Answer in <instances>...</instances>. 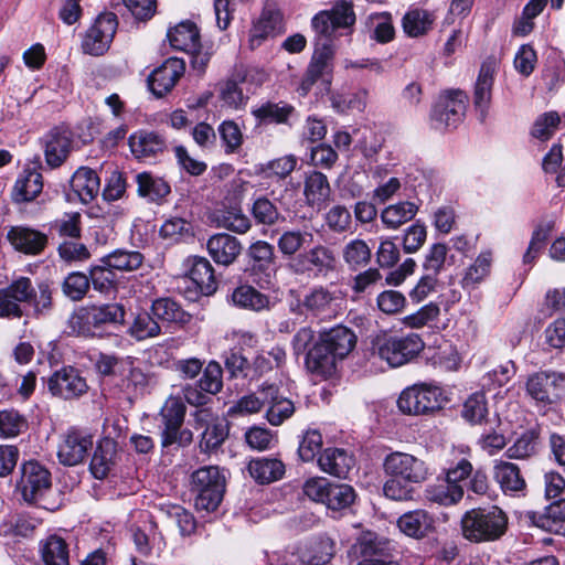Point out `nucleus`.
Masks as SVG:
<instances>
[{
	"label": "nucleus",
	"instance_id": "obj_19",
	"mask_svg": "<svg viewBox=\"0 0 565 565\" xmlns=\"http://www.w3.org/2000/svg\"><path fill=\"white\" fill-rule=\"evenodd\" d=\"M284 32L282 13L275 6H266L249 31V46L256 49L269 38Z\"/></svg>",
	"mask_w": 565,
	"mask_h": 565
},
{
	"label": "nucleus",
	"instance_id": "obj_26",
	"mask_svg": "<svg viewBox=\"0 0 565 565\" xmlns=\"http://www.w3.org/2000/svg\"><path fill=\"white\" fill-rule=\"evenodd\" d=\"M129 147L132 154L139 160L156 159L167 148L164 139L152 131H138L129 137Z\"/></svg>",
	"mask_w": 565,
	"mask_h": 565
},
{
	"label": "nucleus",
	"instance_id": "obj_43",
	"mask_svg": "<svg viewBox=\"0 0 565 565\" xmlns=\"http://www.w3.org/2000/svg\"><path fill=\"white\" fill-rule=\"evenodd\" d=\"M136 182L138 194L151 202H158L170 193V186L166 181L153 178L148 172L138 173Z\"/></svg>",
	"mask_w": 565,
	"mask_h": 565
},
{
	"label": "nucleus",
	"instance_id": "obj_13",
	"mask_svg": "<svg viewBox=\"0 0 565 565\" xmlns=\"http://www.w3.org/2000/svg\"><path fill=\"white\" fill-rule=\"evenodd\" d=\"M117 25L116 14L108 12L98 15L84 36L82 43L84 52L94 56L107 52L116 34Z\"/></svg>",
	"mask_w": 565,
	"mask_h": 565
},
{
	"label": "nucleus",
	"instance_id": "obj_18",
	"mask_svg": "<svg viewBox=\"0 0 565 565\" xmlns=\"http://www.w3.org/2000/svg\"><path fill=\"white\" fill-rule=\"evenodd\" d=\"M185 415V407L180 398L169 397L161 408L160 416L164 425L162 431V446L168 447L179 441L180 438L186 435V440L191 439L190 431L180 433Z\"/></svg>",
	"mask_w": 565,
	"mask_h": 565
},
{
	"label": "nucleus",
	"instance_id": "obj_29",
	"mask_svg": "<svg viewBox=\"0 0 565 565\" xmlns=\"http://www.w3.org/2000/svg\"><path fill=\"white\" fill-rule=\"evenodd\" d=\"M493 478L505 494H516L526 488L519 467L512 462L497 460L493 466Z\"/></svg>",
	"mask_w": 565,
	"mask_h": 565
},
{
	"label": "nucleus",
	"instance_id": "obj_61",
	"mask_svg": "<svg viewBox=\"0 0 565 565\" xmlns=\"http://www.w3.org/2000/svg\"><path fill=\"white\" fill-rule=\"evenodd\" d=\"M327 226L334 233L347 232L351 227L350 211L343 205H333L324 215Z\"/></svg>",
	"mask_w": 565,
	"mask_h": 565
},
{
	"label": "nucleus",
	"instance_id": "obj_35",
	"mask_svg": "<svg viewBox=\"0 0 565 565\" xmlns=\"http://www.w3.org/2000/svg\"><path fill=\"white\" fill-rule=\"evenodd\" d=\"M247 470L255 481L270 483L284 476L285 466L276 458L263 457L250 460Z\"/></svg>",
	"mask_w": 565,
	"mask_h": 565
},
{
	"label": "nucleus",
	"instance_id": "obj_5",
	"mask_svg": "<svg viewBox=\"0 0 565 565\" xmlns=\"http://www.w3.org/2000/svg\"><path fill=\"white\" fill-rule=\"evenodd\" d=\"M226 487L224 472L217 466H205L191 475V491L198 511L213 512L223 500Z\"/></svg>",
	"mask_w": 565,
	"mask_h": 565
},
{
	"label": "nucleus",
	"instance_id": "obj_11",
	"mask_svg": "<svg viewBox=\"0 0 565 565\" xmlns=\"http://www.w3.org/2000/svg\"><path fill=\"white\" fill-rule=\"evenodd\" d=\"M4 288L20 306L28 303L36 313L46 312L52 307V290L47 282H40L35 289L30 278L19 277Z\"/></svg>",
	"mask_w": 565,
	"mask_h": 565
},
{
	"label": "nucleus",
	"instance_id": "obj_2",
	"mask_svg": "<svg viewBox=\"0 0 565 565\" xmlns=\"http://www.w3.org/2000/svg\"><path fill=\"white\" fill-rule=\"evenodd\" d=\"M385 473L390 477L384 483L386 498L395 501H413L419 484L428 478V468L422 459L406 452L395 451L387 455L383 462Z\"/></svg>",
	"mask_w": 565,
	"mask_h": 565
},
{
	"label": "nucleus",
	"instance_id": "obj_37",
	"mask_svg": "<svg viewBox=\"0 0 565 565\" xmlns=\"http://www.w3.org/2000/svg\"><path fill=\"white\" fill-rule=\"evenodd\" d=\"M189 276L204 295H211L217 288L214 269L211 263L204 257L193 258Z\"/></svg>",
	"mask_w": 565,
	"mask_h": 565
},
{
	"label": "nucleus",
	"instance_id": "obj_57",
	"mask_svg": "<svg viewBox=\"0 0 565 565\" xmlns=\"http://www.w3.org/2000/svg\"><path fill=\"white\" fill-rule=\"evenodd\" d=\"M26 428L25 418L14 409L0 411V437L11 438Z\"/></svg>",
	"mask_w": 565,
	"mask_h": 565
},
{
	"label": "nucleus",
	"instance_id": "obj_16",
	"mask_svg": "<svg viewBox=\"0 0 565 565\" xmlns=\"http://www.w3.org/2000/svg\"><path fill=\"white\" fill-rule=\"evenodd\" d=\"M93 435L78 429H70L57 446L58 461L68 467L82 463L93 447Z\"/></svg>",
	"mask_w": 565,
	"mask_h": 565
},
{
	"label": "nucleus",
	"instance_id": "obj_25",
	"mask_svg": "<svg viewBox=\"0 0 565 565\" xmlns=\"http://www.w3.org/2000/svg\"><path fill=\"white\" fill-rule=\"evenodd\" d=\"M206 248L216 264L228 266L239 256L242 244L235 236L218 233L209 238Z\"/></svg>",
	"mask_w": 565,
	"mask_h": 565
},
{
	"label": "nucleus",
	"instance_id": "obj_44",
	"mask_svg": "<svg viewBox=\"0 0 565 565\" xmlns=\"http://www.w3.org/2000/svg\"><path fill=\"white\" fill-rule=\"evenodd\" d=\"M372 257L370 246L365 241L354 238L348 242L342 248V258L350 269L365 267Z\"/></svg>",
	"mask_w": 565,
	"mask_h": 565
},
{
	"label": "nucleus",
	"instance_id": "obj_22",
	"mask_svg": "<svg viewBox=\"0 0 565 565\" xmlns=\"http://www.w3.org/2000/svg\"><path fill=\"white\" fill-rule=\"evenodd\" d=\"M525 518L544 531L565 535V499L552 502L542 513L529 511Z\"/></svg>",
	"mask_w": 565,
	"mask_h": 565
},
{
	"label": "nucleus",
	"instance_id": "obj_50",
	"mask_svg": "<svg viewBox=\"0 0 565 565\" xmlns=\"http://www.w3.org/2000/svg\"><path fill=\"white\" fill-rule=\"evenodd\" d=\"M127 332L137 341H143L158 337L161 333V328L148 312H141L134 318Z\"/></svg>",
	"mask_w": 565,
	"mask_h": 565
},
{
	"label": "nucleus",
	"instance_id": "obj_30",
	"mask_svg": "<svg viewBox=\"0 0 565 565\" xmlns=\"http://www.w3.org/2000/svg\"><path fill=\"white\" fill-rule=\"evenodd\" d=\"M8 239L15 249L33 255L40 253L47 243V237L43 233L23 226L12 227L8 232Z\"/></svg>",
	"mask_w": 565,
	"mask_h": 565
},
{
	"label": "nucleus",
	"instance_id": "obj_34",
	"mask_svg": "<svg viewBox=\"0 0 565 565\" xmlns=\"http://www.w3.org/2000/svg\"><path fill=\"white\" fill-rule=\"evenodd\" d=\"M43 189V177L35 170H25L21 174L12 191V199L17 203L33 201Z\"/></svg>",
	"mask_w": 565,
	"mask_h": 565
},
{
	"label": "nucleus",
	"instance_id": "obj_60",
	"mask_svg": "<svg viewBox=\"0 0 565 565\" xmlns=\"http://www.w3.org/2000/svg\"><path fill=\"white\" fill-rule=\"evenodd\" d=\"M220 98L225 106L233 109L244 107L248 99L238 83L232 79L222 84L220 88Z\"/></svg>",
	"mask_w": 565,
	"mask_h": 565
},
{
	"label": "nucleus",
	"instance_id": "obj_53",
	"mask_svg": "<svg viewBox=\"0 0 565 565\" xmlns=\"http://www.w3.org/2000/svg\"><path fill=\"white\" fill-rule=\"evenodd\" d=\"M294 107L286 103H266L253 110L254 116L266 122L285 124L292 114Z\"/></svg>",
	"mask_w": 565,
	"mask_h": 565
},
{
	"label": "nucleus",
	"instance_id": "obj_46",
	"mask_svg": "<svg viewBox=\"0 0 565 565\" xmlns=\"http://www.w3.org/2000/svg\"><path fill=\"white\" fill-rule=\"evenodd\" d=\"M232 301L235 306L254 311L268 308V298L252 286H239L232 294Z\"/></svg>",
	"mask_w": 565,
	"mask_h": 565
},
{
	"label": "nucleus",
	"instance_id": "obj_7",
	"mask_svg": "<svg viewBox=\"0 0 565 565\" xmlns=\"http://www.w3.org/2000/svg\"><path fill=\"white\" fill-rule=\"evenodd\" d=\"M443 392L438 386L430 384H415L405 388L397 401L398 408L404 414H427L441 408Z\"/></svg>",
	"mask_w": 565,
	"mask_h": 565
},
{
	"label": "nucleus",
	"instance_id": "obj_55",
	"mask_svg": "<svg viewBox=\"0 0 565 565\" xmlns=\"http://www.w3.org/2000/svg\"><path fill=\"white\" fill-rule=\"evenodd\" d=\"M323 504L331 510H342L350 507L354 499L353 488L345 483H332Z\"/></svg>",
	"mask_w": 565,
	"mask_h": 565
},
{
	"label": "nucleus",
	"instance_id": "obj_41",
	"mask_svg": "<svg viewBox=\"0 0 565 565\" xmlns=\"http://www.w3.org/2000/svg\"><path fill=\"white\" fill-rule=\"evenodd\" d=\"M462 486H452L447 481L428 486L425 490V498L439 505H455L463 498Z\"/></svg>",
	"mask_w": 565,
	"mask_h": 565
},
{
	"label": "nucleus",
	"instance_id": "obj_59",
	"mask_svg": "<svg viewBox=\"0 0 565 565\" xmlns=\"http://www.w3.org/2000/svg\"><path fill=\"white\" fill-rule=\"evenodd\" d=\"M89 289V278L83 273H71L62 284L63 294L73 301L84 298Z\"/></svg>",
	"mask_w": 565,
	"mask_h": 565
},
{
	"label": "nucleus",
	"instance_id": "obj_14",
	"mask_svg": "<svg viewBox=\"0 0 565 565\" xmlns=\"http://www.w3.org/2000/svg\"><path fill=\"white\" fill-rule=\"evenodd\" d=\"M45 163L51 169L61 167L73 149V134L64 126L51 128L40 140Z\"/></svg>",
	"mask_w": 565,
	"mask_h": 565
},
{
	"label": "nucleus",
	"instance_id": "obj_6",
	"mask_svg": "<svg viewBox=\"0 0 565 565\" xmlns=\"http://www.w3.org/2000/svg\"><path fill=\"white\" fill-rule=\"evenodd\" d=\"M424 348L422 339L411 333L405 337L377 334L372 340V352L392 367L401 366L415 358Z\"/></svg>",
	"mask_w": 565,
	"mask_h": 565
},
{
	"label": "nucleus",
	"instance_id": "obj_51",
	"mask_svg": "<svg viewBox=\"0 0 565 565\" xmlns=\"http://www.w3.org/2000/svg\"><path fill=\"white\" fill-rule=\"evenodd\" d=\"M492 255L490 252L481 253L473 264H471L462 278L463 288H475L479 285L490 273Z\"/></svg>",
	"mask_w": 565,
	"mask_h": 565
},
{
	"label": "nucleus",
	"instance_id": "obj_63",
	"mask_svg": "<svg viewBox=\"0 0 565 565\" xmlns=\"http://www.w3.org/2000/svg\"><path fill=\"white\" fill-rule=\"evenodd\" d=\"M561 122L559 115L556 111H550L537 117L533 125L532 135L540 140L550 139Z\"/></svg>",
	"mask_w": 565,
	"mask_h": 565
},
{
	"label": "nucleus",
	"instance_id": "obj_21",
	"mask_svg": "<svg viewBox=\"0 0 565 565\" xmlns=\"http://www.w3.org/2000/svg\"><path fill=\"white\" fill-rule=\"evenodd\" d=\"M120 459L118 444L109 437L100 439L93 452L89 470L94 478L104 479L117 466Z\"/></svg>",
	"mask_w": 565,
	"mask_h": 565
},
{
	"label": "nucleus",
	"instance_id": "obj_48",
	"mask_svg": "<svg viewBox=\"0 0 565 565\" xmlns=\"http://www.w3.org/2000/svg\"><path fill=\"white\" fill-rule=\"evenodd\" d=\"M247 256L252 260V270L266 273L273 269L275 265L274 246L265 241L253 243L247 250Z\"/></svg>",
	"mask_w": 565,
	"mask_h": 565
},
{
	"label": "nucleus",
	"instance_id": "obj_52",
	"mask_svg": "<svg viewBox=\"0 0 565 565\" xmlns=\"http://www.w3.org/2000/svg\"><path fill=\"white\" fill-rule=\"evenodd\" d=\"M228 436V424L225 420H215L206 426L202 433L200 448L204 452L217 449Z\"/></svg>",
	"mask_w": 565,
	"mask_h": 565
},
{
	"label": "nucleus",
	"instance_id": "obj_54",
	"mask_svg": "<svg viewBox=\"0 0 565 565\" xmlns=\"http://www.w3.org/2000/svg\"><path fill=\"white\" fill-rule=\"evenodd\" d=\"M250 213L256 223L268 226L276 224L281 217L277 206L266 196H258L254 200Z\"/></svg>",
	"mask_w": 565,
	"mask_h": 565
},
{
	"label": "nucleus",
	"instance_id": "obj_40",
	"mask_svg": "<svg viewBox=\"0 0 565 565\" xmlns=\"http://www.w3.org/2000/svg\"><path fill=\"white\" fill-rule=\"evenodd\" d=\"M417 212V204L404 201L386 206L381 213V220L386 227L396 230L413 220Z\"/></svg>",
	"mask_w": 565,
	"mask_h": 565
},
{
	"label": "nucleus",
	"instance_id": "obj_32",
	"mask_svg": "<svg viewBox=\"0 0 565 565\" xmlns=\"http://www.w3.org/2000/svg\"><path fill=\"white\" fill-rule=\"evenodd\" d=\"M303 183V195L308 205L320 207L329 201L331 188L323 173L309 172L306 174Z\"/></svg>",
	"mask_w": 565,
	"mask_h": 565
},
{
	"label": "nucleus",
	"instance_id": "obj_27",
	"mask_svg": "<svg viewBox=\"0 0 565 565\" xmlns=\"http://www.w3.org/2000/svg\"><path fill=\"white\" fill-rule=\"evenodd\" d=\"M354 463V458L342 448H326L318 458L319 468L323 472L343 479Z\"/></svg>",
	"mask_w": 565,
	"mask_h": 565
},
{
	"label": "nucleus",
	"instance_id": "obj_42",
	"mask_svg": "<svg viewBox=\"0 0 565 565\" xmlns=\"http://www.w3.org/2000/svg\"><path fill=\"white\" fill-rule=\"evenodd\" d=\"M124 319V306L116 302L94 306L86 312L87 322L94 327H102L108 323H122Z\"/></svg>",
	"mask_w": 565,
	"mask_h": 565
},
{
	"label": "nucleus",
	"instance_id": "obj_4",
	"mask_svg": "<svg viewBox=\"0 0 565 565\" xmlns=\"http://www.w3.org/2000/svg\"><path fill=\"white\" fill-rule=\"evenodd\" d=\"M508 516L498 507L476 508L461 518V531L470 542H489L500 539L507 531Z\"/></svg>",
	"mask_w": 565,
	"mask_h": 565
},
{
	"label": "nucleus",
	"instance_id": "obj_1",
	"mask_svg": "<svg viewBox=\"0 0 565 565\" xmlns=\"http://www.w3.org/2000/svg\"><path fill=\"white\" fill-rule=\"evenodd\" d=\"M356 17L353 4L349 1H340L329 10H321L311 19V28L319 41L312 55L311 62L307 68V74L311 77L320 78L331 70V60L334 50L331 40L351 34L355 24Z\"/></svg>",
	"mask_w": 565,
	"mask_h": 565
},
{
	"label": "nucleus",
	"instance_id": "obj_10",
	"mask_svg": "<svg viewBox=\"0 0 565 565\" xmlns=\"http://www.w3.org/2000/svg\"><path fill=\"white\" fill-rule=\"evenodd\" d=\"M51 473L36 461H28L21 466V478L17 489L28 503H35L51 489Z\"/></svg>",
	"mask_w": 565,
	"mask_h": 565
},
{
	"label": "nucleus",
	"instance_id": "obj_38",
	"mask_svg": "<svg viewBox=\"0 0 565 565\" xmlns=\"http://www.w3.org/2000/svg\"><path fill=\"white\" fill-rule=\"evenodd\" d=\"M399 530L412 537L424 536L433 526L431 516L424 510L404 513L397 521Z\"/></svg>",
	"mask_w": 565,
	"mask_h": 565
},
{
	"label": "nucleus",
	"instance_id": "obj_3",
	"mask_svg": "<svg viewBox=\"0 0 565 565\" xmlns=\"http://www.w3.org/2000/svg\"><path fill=\"white\" fill-rule=\"evenodd\" d=\"M355 344L354 332L344 326H337L320 333L319 340L307 353L306 365L311 373L327 379L335 373L338 362L347 358Z\"/></svg>",
	"mask_w": 565,
	"mask_h": 565
},
{
	"label": "nucleus",
	"instance_id": "obj_9",
	"mask_svg": "<svg viewBox=\"0 0 565 565\" xmlns=\"http://www.w3.org/2000/svg\"><path fill=\"white\" fill-rule=\"evenodd\" d=\"M467 95L460 89L443 93L431 110V121L436 129L457 127L466 114Z\"/></svg>",
	"mask_w": 565,
	"mask_h": 565
},
{
	"label": "nucleus",
	"instance_id": "obj_12",
	"mask_svg": "<svg viewBox=\"0 0 565 565\" xmlns=\"http://www.w3.org/2000/svg\"><path fill=\"white\" fill-rule=\"evenodd\" d=\"M334 252L326 245L318 244L309 250L299 254L291 265L298 274H313L316 277H327L337 268Z\"/></svg>",
	"mask_w": 565,
	"mask_h": 565
},
{
	"label": "nucleus",
	"instance_id": "obj_58",
	"mask_svg": "<svg viewBox=\"0 0 565 565\" xmlns=\"http://www.w3.org/2000/svg\"><path fill=\"white\" fill-rule=\"evenodd\" d=\"M202 390L216 395L223 388V370L216 361H210L204 367L202 376L198 381Z\"/></svg>",
	"mask_w": 565,
	"mask_h": 565
},
{
	"label": "nucleus",
	"instance_id": "obj_15",
	"mask_svg": "<svg viewBox=\"0 0 565 565\" xmlns=\"http://www.w3.org/2000/svg\"><path fill=\"white\" fill-rule=\"evenodd\" d=\"M527 395L537 403L551 404L565 391V374L557 372H536L526 381Z\"/></svg>",
	"mask_w": 565,
	"mask_h": 565
},
{
	"label": "nucleus",
	"instance_id": "obj_47",
	"mask_svg": "<svg viewBox=\"0 0 565 565\" xmlns=\"http://www.w3.org/2000/svg\"><path fill=\"white\" fill-rule=\"evenodd\" d=\"M143 262V256L136 250L117 249L102 258V263L120 271L138 269Z\"/></svg>",
	"mask_w": 565,
	"mask_h": 565
},
{
	"label": "nucleus",
	"instance_id": "obj_28",
	"mask_svg": "<svg viewBox=\"0 0 565 565\" xmlns=\"http://www.w3.org/2000/svg\"><path fill=\"white\" fill-rule=\"evenodd\" d=\"M494 73L495 65L493 63H483L475 85L473 104L480 111L482 120L486 118L491 103Z\"/></svg>",
	"mask_w": 565,
	"mask_h": 565
},
{
	"label": "nucleus",
	"instance_id": "obj_36",
	"mask_svg": "<svg viewBox=\"0 0 565 565\" xmlns=\"http://www.w3.org/2000/svg\"><path fill=\"white\" fill-rule=\"evenodd\" d=\"M435 19V14L428 10L420 8L411 9L403 17V30L411 38L422 36L431 29Z\"/></svg>",
	"mask_w": 565,
	"mask_h": 565
},
{
	"label": "nucleus",
	"instance_id": "obj_20",
	"mask_svg": "<svg viewBox=\"0 0 565 565\" xmlns=\"http://www.w3.org/2000/svg\"><path fill=\"white\" fill-rule=\"evenodd\" d=\"M184 63L179 58H168L161 66L151 72L148 77V87L157 97L169 93L178 79L183 75Z\"/></svg>",
	"mask_w": 565,
	"mask_h": 565
},
{
	"label": "nucleus",
	"instance_id": "obj_45",
	"mask_svg": "<svg viewBox=\"0 0 565 565\" xmlns=\"http://www.w3.org/2000/svg\"><path fill=\"white\" fill-rule=\"evenodd\" d=\"M152 315L162 321L185 324L191 316L186 313L174 300L161 298L153 301L151 306Z\"/></svg>",
	"mask_w": 565,
	"mask_h": 565
},
{
	"label": "nucleus",
	"instance_id": "obj_64",
	"mask_svg": "<svg viewBox=\"0 0 565 565\" xmlns=\"http://www.w3.org/2000/svg\"><path fill=\"white\" fill-rule=\"evenodd\" d=\"M363 559L358 565H398L390 556L380 554L372 540L363 539L359 543Z\"/></svg>",
	"mask_w": 565,
	"mask_h": 565
},
{
	"label": "nucleus",
	"instance_id": "obj_24",
	"mask_svg": "<svg viewBox=\"0 0 565 565\" xmlns=\"http://www.w3.org/2000/svg\"><path fill=\"white\" fill-rule=\"evenodd\" d=\"M260 394L264 395L266 405L268 406L266 418L273 426L281 425L295 413L296 407L294 402L282 396L275 385L263 386Z\"/></svg>",
	"mask_w": 565,
	"mask_h": 565
},
{
	"label": "nucleus",
	"instance_id": "obj_23",
	"mask_svg": "<svg viewBox=\"0 0 565 565\" xmlns=\"http://www.w3.org/2000/svg\"><path fill=\"white\" fill-rule=\"evenodd\" d=\"M335 554V543L328 536H318L298 547L297 555L303 565H327Z\"/></svg>",
	"mask_w": 565,
	"mask_h": 565
},
{
	"label": "nucleus",
	"instance_id": "obj_56",
	"mask_svg": "<svg viewBox=\"0 0 565 565\" xmlns=\"http://www.w3.org/2000/svg\"><path fill=\"white\" fill-rule=\"evenodd\" d=\"M487 414L488 405L483 393H475L463 403L462 417L471 424H481Z\"/></svg>",
	"mask_w": 565,
	"mask_h": 565
},
{
	"label": "nucleus",
	"instance_id": "obj_62",
	"mask_svg": "<svg viewBox=\"0 0 565 565\" xmlns=\"http://www.w3.org/2000/svg\"><path fill=\"white\" fill-rule=\"evenodd\" d=\"M373 28L372 38L380 43H387L393 40L395 30L387 13L374 14L369 18Z\"/></svg>",
	"mask_w": 565,
	"mask_h": 565
},
{
	"label": "nucleus",
	"instance_id": "obj_8",
	"mask_svg": "<svg viewBox=\"0 0 565 565\" xmlns=\"http://www.w3.org/2000/svg\"><path fill=\"white\" fill-rule=\"evenodd\" d=\"M342 297L340 291H331L319 286L307 292L298 303V309L307 317L320 320L335 318L341 310Z\"/></svg>",
	"mask_w": 565,
	"mask_h": 565
},
{
	"label": "nucleus",
	"instance_id": "obj_39",
	"mask_svg": "<svg viewBox=\"0 0 565 565\" xmlns=\"http://www.w3.org/2000/svg\"><path fill=\"white\" fill-rule=\"evenodd\" d=\"M40 552L45 565H70L68 546L61 536L50 535L42 541Z\"/></svg>",
	"mask_w": 565,
	"mask_h": 565
},
{
	"label": "nucleus",
	"instance_id": "obj_33",
	"mask_svg": "<svg viewBox=\"0 0 565 565\" xmlns=\"http://www.w3.org/2000/svg\"><path fill=\"white\" fill-rule=\"evenodd\" d=\"M168 39L171 46L183 52H194L200 46V32L191 21H184L170 29Z\"/></svg>",
	"mask_w": 565,
	"mask_h": 565
},
{
	"label": "nucleus",
	"instance_id": "obj_17",
	"mask_svg": "<svg viewBox=\"0 0 565 565\" xmlns=\"http://www.w3.org/2000/svg\"><path fill=\"white\" fill-rule=\"evenodd\" d=\"M50 393L63 399H73L84 395L88 385L81 372L73 366L55 371L47 380Z\"/></svg>",
	"mask_w": 565,
	"mask_h": 565
},
{
	"label": "nucleus",
	"instance_id": "obj_49",
	"mask_svg": "<svg viewBox=\"0 0 565 565\" xmlns=\"http://www.w3.org/2000/svg\"><path fill=\"white\" fill-rule=\"evenodd\" d=\"M313 239L309 232L300 230L285 231L277 241V247L285 257L295 256L305 245Z\"/></svg>",
	"mask_w": 565,
	"mask_h": 565
},
{
	"label": "nucleus",
	"instance_id": "obj_31",
	"mask_svg": "<svg viewBox=\"0 0 565 565\" xmlns=\"http://www.w3.org/2000/svg\"><path fill=\"white\" fill-rule=\"evenodd\" d=\"M99 178L96 172L89 168H78L72 179L71 188L78 200L87 204L92 202L99 192Z\"/></svg>",
	"mask_w": 565,
	"mask_h": 565
}]
</instances>
